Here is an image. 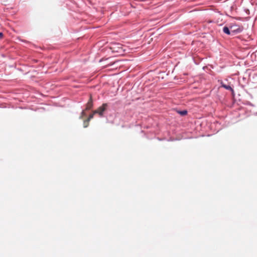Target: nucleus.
I'll list each match as a JSON object with an SVG mask.
<instances>
[{"label": "nucleus", "instance_id": "1", "mask_svg": "<svg viewBox=\"0 0 257 257\" xmlns=\"http://www.w3.org/2000/svg\"><path fill=\"white\" fill-rule=\"evenodd\" d=\"M110 48L112 50V52H116L119 54H122V53L124 51L123 49L122 45L120 44H113L110 46Z\"/></svg>", "mask_w": 257, "mask_h": 257}, {"label": "nucleus", "instance_id": "2", "mask_svg": "<svg viewBox=\"0 0 257 257\" xmlns=\"http://www.w3.org/2000/svg\"><path fill=\"white\" fill-rule=\"evenodd\" d=\"M230 30L232 35L241 32L243 30V27L238 25L233 24L230 26Z\"/></svg>", "mask_w": 257, "mask_h": 257}, {"label": "nucleus", "instance_id": "3", "mask_svg": "<svg viewBox=\"0 0 257 257\" xmlns=\"http://www.w3.org/2000/svg\"><path fill=\"white\" fill-rule=\"evenodd\" d=\"M107 104L103 103L101 106L99 107L97 109L94 111V113H98L100 116H102L103 112L105 110Z\"/></svg>", "mask_w": 257, "mask_h": 257}, {"label": "nucleus", "instance_id": "4", "mask_svg": "<svg viewBox=\"0 0 257 257\" xmlns=\"http://www.w3.org/2000/svg\"><path fill=\"white\" fill-rule=\"evenodd\" d=\"M92 106H93L92 99V96L90 95L89 100H88V102L86 104L85 110L90 109L92 107Z\"/></svg>", "mask_w": 257, "mask_h": 257}, {"label": "nucleus", "instance_id": "5", "mask_svg": "<svg viewBox=\"0 0 257 257\" xmlns=\"http://www.w3.org/2000/svg\"><path fill=\"white\" fill-rule=\"evenodd\" d=\"M223 31L224 33L227 35H232V33L231 32V30H230V27L228 28L227 27H224L223 28Z\"/></svg>", "mask_w": 257, "mask_h": 257}, {"label": "nucleus", "instance_id": "6", "mask_svg": "<svg viewBox=\"0 0 257 257\" xmlns=\"http://www.w3.org/2000/svg\"><path fill=\"white\" fill-rule=\"evenodd\" d=\"M222 86L223 87H224V88H225L226 89H227V90H230L231 91H232V92H233V91H234L233 89L229 85H225V84H222Z\"/></svg>", "mask_w": 257, "mask_h": 257}, {"label": "nucleus", "instance_id": "7", "mask_svg": "<svg viewBox=\"0 0 257 257\" xmlns=\"http://www.w3.org/2000/svg\"><path fill=\"white\" fill-rule=\"evenodd\" d=\"M89 120H88L87 119L86 120H85L83 122V126L84 127H86L89 125Z\"/></svg>", "mask_w": 257, "mask_h": 257}, {"label": "nucleus", "instance_id": "8", "mask_svg": "<svg viewBox=\"0 0 257 257\" xmlns=\"http://www.w3.org/2000/svg\"><path fill=\"white\" fill-rule=\"evenodd\" d=\"M178 112L181 115H185L187 113V110H183V111H178Z\"/></svg>", "mask_w": 257, "mask_h": 257}, {"label": "nucleus", "instance_id": "9", "mask_svg": "<svg viewBox=\"0 0 257 257\" xmlns=\"http://www.w3.org/2000/svg\"><path fill=\"white\" fill-rule=\"evenodd\" d=\"M94 114L95 113H94V112H93V113L90 114L89 117H88V118H87V119L90 121V120L93 117V116H94Z\"/></svg>", "mask_w": 257, "mask_h": 257}, {"label": "nucleus", "instance_id": "10", "mask_svg": "<svg viewBox=\"0 0 257 257\" xmlns=\"http://www.w3.org/2000/svg\"><path fill=\"white\" fill-rule=\"evenodd\" d=\"M85 111L83 110L82 113H81V117H83L84 116H85Z\"/></svg>", "mask_w": 257, "mask_h": 257}, {"label": "nucleus", "instance_id": "11", "mask_svg": "<svg viewBox=\"0 0 257 257\" xmlns=\"http://www.w3.org/2000/svg\"><path fill=\"white\" fill-rule=\"evenodd\" d=\"M3 36H4V35H3V33H1H1H0V39H2V38H3Z\"/></svg>", "mask_w": 257, "mask_h": 257}]
</instances>
